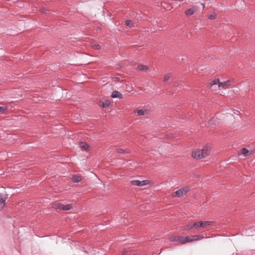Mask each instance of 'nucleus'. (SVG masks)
I'll return each instance as SVG.
<instances>
[{
  "label": "nucleus",
  "mask_w": 255,
  "mask_h": 255,
  "mask_svg": "<svg viewBox=\"0 0 255 255\" xmlns=\"http://www.w3.org/2000/svg\"><path fill=\"white\" fill-rule=\"evenodd\" d=\"M211 150L209 146H205L202 149L197 148L192 152V156L196 159H201L208 156Z\"/></svg>",
  "instance_id": "nucleus-1"
},
{
  "label": "nucleus",
  "mask_w": 255,
  "mask_h": 255,
  "mask_svg": "<svg viewBox=\"0 0 255 255\" xmlns=\"http://www.w3.org/2000/svg\"><path fill=\"white\" fill-rule=\"evenodd\" d=\"M52 207L55 209H58L62 211H68L71 210L73 207L72 204L64 205L59 202H55L53 203Z\"/></svg>",
  "instance_id": "nucleus-2"
},
{
  "label": "nucleus",
  "mask_w": 255,
  "mask_h": 255,
  "mask_svg": "<svg viewBox=\"0 0 255 255\" xmlns=\"http://www.w3.org/2000/svg\"><path fill=\"white\" fill-rule=\"evenodd\" d=\"M190 187L189 186H185L183 188L178 189L174 193L172 196L173 197H180L184 195H185L188 192L190 191Z\"/></svg>",
  "instance_id": "nucleus-3"
},
{
  "label": "nucleus",
  "mask_w": 255,
  "mask_h": 255,
  "mask_svg": "<svg viewBox=\"0 0 255 255\" xmlns=\"http://www.w3.org/2000/svg\"><path fill=\"white\" fill-rule=\"evenodd\" d=\"M212 224V222L210 221H199L195 222L193 224V227H195V229L199 227L205 228L207 226H210Z\"/></svg>",
  "instance_id": "nucleus-4"
},
{
  "label": "nucleus",
  "mask_w": 255,
  "mask_h": 255,
  "mask_svg": "<svg viewBox=\"0 0 255 255\" xmlns=\"http://www.w3.org/2000/svg\"><path fill=\"white\" fill-rule=\"evenodd\" d=\"M185 237L181 236H172L170 238V241L172 242H179V243L181 244H185Z\"/></svg>",
  "instance_id": "nucleus-5"
},
{
  "label": "nucleus",
  "mask_w": 255,
  "mask_h": 255,
  "mask_svg": "<svg viewBox=\"0 0 255 255\" xmlns=\"http://www.w3.org/2000/svg\"><path fill=\"white\" fill-rule=\"evenodd\" d=\"M7 195L2 194H0V211H1L6 205V200Z\"/></svg>",
  "instance_id": "nucleus-6"
},
{
  "label": "nucleus",
  "mask_w": 255,
  "mask_h": 255,
  "mask_svg": "<svg viewBox=\"0 0 255 255\" xmlns=\"http://www.w3.org/2000/svg\"><path fill=\"white\" fill-rule=\"evenodd\" d=\"M197 10V7L196 6H193L192 8L186 10L185 13L187 16H190L193 14Z\"/></svg>",
  "instance_id": "nucleus-7"
},
{
  "label": "nucleus",
  "mask_w": 255,
  "mask_h": 255,
  "mask_svg": "<svg viewBox=\"0 0 255 255\" xmlns=\"http://www.w3.org/2000/svg\"><path fill=\"white\" fill-rule=\"evenodd\" d=\"M232 84V82L230 80H227L225 82H221V83L219 84V88H227V87H228L229 86H231Z\"/></svg>",
  "instance_id": "nucleus-8"
},
{
  "label": "nucleus",
  "mask_w": 255,
  "mask_h": 255,
  "mask_svg": "<svg viewBox=\"0 0 255 255\" xmlns=\"http://www.w3.org/2000/svg\"><path fill=\"white\" fill-rule=\"evenodd\" d=\"M136 69L139 71H146L149 69V67L146 65L139 64L136 67Z\"/></svg>",
  "instance_id": "nucleus-9"
},
{
  "label": "nucleus",
  "mask_w": 255,
  "mask_h": 255,
  "mask_svg": "<svg viewBox=\"0 0 255 255\" xmlns=\"http://www.w3.org/2000/svg\"><path fill=\"white\" fill-rule=\"evenodd\" d=\"M80 147L83 149H85L87 151H89L90 150V147L88 143L85 142H81L80 143Z\"/></svg>",
  "instance_id": "nucleus-10"
},
{
  "label": "nucleus",
  "mask_w": 255,
  "mask_h": 255,
  "mask_svg": "<svg viewBox=\"0 0 255 255\" xmlns=\"http://www.w3.org/2000/svg\"><path fill=\"white\" fill-rule=\"evenodd\" d=\"M196 238H197L196 236H195L194 235L190 236H188V237H185V240L184 242L185 244L188 243V242H191L193 241H196Z\"/></svg>",
  "instance_id": "nucleus-11"
},
{
  "label": "nucleus",
  "mask_w": 255,
  "mask_h": 255,
  "mask_svg": "<svg viewBox=\"0 0 255 255\" xmlns=\"http://www.w3.org/2000/svg\"><path fill=\"white\" fill-rule=\"evenodd\" d=\"M221 83L219 79H215L214 80L212 81L209 85L210 86V88H212L214 85H218V87L219 88V84Z\"/></svg>",
  "instance_id": "nucleus-12"
},
{
  "label": "nucleus",
  "mask_w": 255,
  "mask_h": 255,
  "mask_svg": "<svg viewBox=\"0 0 255 255\" xmlns=\"http://www.w3.org/2000/svg\"><path fill=\"white\" fill-rule=\"evenodd\" d=\"M134 113H137L138 116H144L145 114H148V111L147 110H134Z\"/></svg>",
  "instance_id": "nucleus-13"
},
{
  "label": "nucleus",
  "mask_w": 255,
  "mask_h": 255,
  "mask_svg": "<svg viewBox=\"0 0 255 255\" xmlns=\"http://www.w3.org/2000/svg\"><path fill=\"white\" fill-rule=\"evenodd\" d=\"M82 180V177L80 176H78L77 175H74L72 177V180L74 182H79Z\"/></svg>",
  "instance_id": "nucleus-14"
},
{
  "label": "nucleus",
  "mask_w": 255,
  "mask_h": 255,
  "mask_svg": "<svg viewBox=\"0 0 255 255\" xmlns=\"http://www.w3.org/2000/svg\"><path fill=\"white\" fill-rule=\"evenodd\" d=\"M241 153L246 157L249 156L250 154L249 150L246 148H243L241 150Z\"/></svg>",
  "instance_id": "nucleus-15"
},
{
  "label": "nucleus",
  "mask_w": 255,
  "mask_h": 255,
  "mask_svg": "<svg viewBox=\"0 0 255 255\" xmlns=\"http://www.w3.org/2000/svg\"><path fill=\"white\" fill-rule=\"evenodd\" d=\"M111 97L113 98H121L122 97V94L117 91H115L112 93V94L111 95Z\"/></svg>",
  "instance_id": "nucleus-16"
},
{
  "label": "nucleus",
  "mask_w": 255,
  "mask_h": 255,
  "mask_svg": "<svg viewBox=\"0 0 255 255\" xmlns=\"http://www.w3.org/2000/svg\"><path fill=\"white\" fill-rule=\"evenodd\" d=\"M116 151L117 153L120 154H126V153H129V151L128 149H123L122 148H117L116 149Z\"/></svg>",
  "instance_id": "nucleus-17"
},
{
  "label": "nucleus",
  "mask_w": 255,
  "mask_h": 255,
  "mask_svg": "<svg viewBox=\"0 0 255 255\" xmlns=\"http://www.w3.org/2000/svg\"><path fill=\"white\" fill-rule=\"evenodd\" d=\"M111 104V102L109 100H105L102 103V107L103 108H108Z\"/></svg>",
  "instance_id": "nucleus-18"
},
{
  "label": "nucleus",
  "mask_w": 255,
  "mask_h": 255,
  "mask_svg": "<svg viewBox=\"0 0 255 255\" xmlns=\"http://www.w3.org/2000/svg\"><path fill=\"white\" fill-rule=\"evenodd\" d=\"M131 184L132 185H135V186H141V183H140V181L139 180H132L130 182Z\"/></svg>",
  "instance_id": "nucleus-19"
},
{
  "label": "nucleus",
  "mask_w": 255,
  "mask_h": 255,
  "mask_svg": "<svg viewBox=\"0 0 255 255\" xmlns=\"http://www.w3.org/2000/svg\"><path fill=\"white\" fill-rule=\"evenodd\" d=\"M193 228H195V227H193V224L192 225H186V226L183 227V230L184 231H188V230H191Z\"/></svg>",
  "instance_id": "nucleus-20"
},
{
  "label": "nucleus",
  "mask_w": 255,
  "mask_h": 255,
  "mask_svg": "<svg viewBox=\"0 0 255 255\" xmlns=\"http://www.w3.org/2000/svg\"><path fill=\"white\" fill-rule=\"evenodd\" d=\"M92 47L96 50H99L101 48V46L100 45L96 43H92Z\"/></svg>",
  "instance_id": "nucleus-21"
},
{
  "label": "nucleus",
  "mask_w": 255,
  "mask_h": 255,
  "mask_svg": "<svg viewBox=\"0 0 255 255\" xmlns=\"http://www.w3.org/2000/svg\"><path fill=\"white\" fill-rule=\"evenodd\" d=\"M8 111V109L6 107H2L0 106V114H3Z\"/></svg>",
  "instance_id": "nucleus-22"
},
{
  "label": "nucleus",
  "mask_w": 255,
  "mask_h": 255,
  "mask_svg": "<svg viewBox=\"0 0 255 255\" xmlns=\"http://www.w3.org/2000/svg\"><path fill=\"white\" fill-rule=\"evenodd\" d=\"M170 77H171V75L169 73L165 75V76L164 77V82H167L169 80Z\"/></svg>",
  "instance_id": "nucleus-23"
},
{
  "label": "nucleus",
  "mask_w": 255,
  "mask_h": 255,
  "mask_svg": "<svg viewBox=\"0 0 255 255\" xmlns=\"http://www.w3.org/2000/svg\"><path fill=\"white\" fill-rule=\"evenodd\" d=\"M126 25L127 26H128L129 27H131L132 25L131 20H130V19H128L127 20H126Z\"/></svg>",
  "instance_id": "nucleus-24"
},
{
  "label": "nucleus",
  "mask_w": 255,
  "mask_h": 255,
  "mask_svg": "<svg viewBox=\"0 0 255 255\" xmlns=\"http://www.w3.org/2000/svg\"><path fill=\"white\" fill-rule=\"evenodd\" d=\"M141 183V186L147 185L149 183V181L145 180H142L140 181Z\"/></svg>",
  "instance_id": "nucleus-25"
},
{
  "label": "nucleus",
  "mask_w": 255,
  "mask_h": 255,
  "mask_svg": "<svg viewBox=\"0 0 255 255\" xmlns=\"http://www.w3.org/2000/svg\"><path fill=\"white\" fill-rule=\"evenodd\" d=\"M216 17H217L216 14H210V15H209V16H208V18L210 19L213 20V19H216Z\"/></svg>",
  "instance_id": "nucleus-26"
},
{
  "label": "nucleus",
  "mask_w": 255,
  "mask_h": 255,
  "mask_svg": "<svg viewBox=\"0 0 255 255\" xmlns=\"http://www.w3.org/2000/svg\"><path fill=\"white\" fill-rule=\"evenodd\" d=\"M195 236H196L197 238H196V240H199L201 239H202L203 238V236L202 235H194Z\"/></svg>",
  "instance_id": "nucleus-27"
},
{
  "label": "nucleus",
  "mask_w": 255,
  "mask_h": 255,
  "mask_svg": "<svg viewBox=\"0 0 255 255\" xmlns=\"http://www.w3.org/2000/svg\"><path fill=\"white\" fill-rule=\"evenodd\" d=\"M40 11L43 13H46L47 11H48V9H47L46 8H44V7H42L40 8Z\"/></svg>",
  "instance_id": "nucleus-28"
},
{
  "label": "nucleus",
  "mask_w": 255,
  "mask_h": 255,
  "mask_svg": "<svg viewBox=\"0 0 255 255\" xmlns=\"http://www.w3.org/2000/svg\"><path fill=\"white\" fill-rule=\"evenodd\" d=\"M115 82H120V78H119V77H116V78H115Z\"/></svg>",
  "instance_id": "nucleus-29"
},
{
  "label": "nucleus",
  "mask_w": 255,
  "mask_h": 255,
  "mask_svg": "<svg viewBox=\"0 0 255 255\" xmlns=\"http://www.w3.org/2000/svg\"><path fill=\"white\" fill-rule=\"evenodd\" d=\"M126 254V251H124L122 252V255H125Z\"/></svg>",
  "instance_id": "nucleus-30"
},
{
  "label": "nucleus",
  "mask_w": 255,
  "mask_h": 255,
  "mask_svg": "<svg viewBox=\"0 0 255 255\" xmlns=\"http://www.w3.org/2000/svg\"><path fill=\"white\" fill-rule=\"evenodd\" d=\"M201 5L203 6V9L205 8V4L204 3H202Z\"/></svg>",
  "instance_id": "nucleus-31"
}]
</instances>
